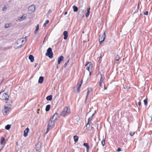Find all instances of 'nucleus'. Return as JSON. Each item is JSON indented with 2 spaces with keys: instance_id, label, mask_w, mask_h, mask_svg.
<instances>
[{
  "instance_id": "09e8293b",
  "label": "nucleus",
  "mask_w": 152,
  "mask_h": 152,
  "mask_svg": "<svg viewBox=\"0 0 152 152\" xmlns=\"http://www.w3.org/2000/svg\"><path fill=\"white\" fill-rule=\"evenodd\" d=\"M38 64V63H36L35 64V67H36Z\"/></svg>"
},
{
  "instance_id": "8fccbe9b",
  "label": "nucleus",
  "mask_w": 152,
  "mask_h": 152,
  "mask_svg": "<svg viewBox=\"0 0 152 152\" xmlns=\"http://www.w3.org/2000/svg\"><path fill=\"white\" fill-rule=\"evenodd\" d=\"M104 90H106L107 89V87H105V86H104Z\"/></svg>"
},
{
  "instance_id": "a18cd8bd",
  "label": "nucleus",
  "mask_w": 152,
  "mask_h": 152,
  "mask_svg": "<svg viewBox=\"0 0 152 152\" xmlns=\"http://www.w3.org/2000/svg\"><path fill=\"white\" fill-rule=\"evenodd\" d=\"M86 127L87 128H89V127H90V125L89 124V123L88 124V123H87V124L86 125Z\"/></svg>"
},
{
  "instance_id": "dca6fc26",
  "label": "nucleus",
  "mask_w": 152,
  "mask_h": 152,
  "mask_svg": "<svg viewBox=\"0 0 152 152\" xmlns=\"http://www.w3.org/2000/svg\"><path fill=\"white\" fill-rule=\"evenodd\" d=\"M83 145L86 148L87 152H89V150L90 148V147L88 143H84Z\"/></svg>"
},
{
  "instance_id": "f03ea898",
  "label": "nucleus",
  "mask_w": 152,
  "mask_h": 152,
  "mask_svg": "<svg viewBox=\"0 0 152 152\" xmlns=\"http://www.w3.org/2000/svg\"><path fill=\"white\" fill-rule=\"evenodd\" d=\"M27 38V37H26L25 38V39L24 40V39L23 38H21L18 39L17 42V43L18 45L20 43H21V44L18 46V48H20L25 43L26 40V38Z\"/></svg>"
},
{
  "instance_id": "5fc2aeb1",
  "label": "nucleus",
  "mask_w": 152,
  "mask_h": 152,
  "mask_svg": "<svg viewBox=\"0 0 152 152\" xmlns=\"http://www.w3.org/2000/svg\"><path fill=\"white\" fill-rule=\"evenodd\" d=\"M16 145H18V142H17L16 143Z\"/></svg>"
},
{
  "instance_id": "4c0bfd02",
  "label": "nucleus",
  "mask_w": 152,
  "mask_h": 152,
  "mask_svg": "<svg viewBox=\"0 0 152 152\" xmlns=\"http://www.w3.org/2000/svg\"><path fill=\"white\" fill-rule=\"evenodd\" d=\"M7 9V7L5 6H4V7L2 8V10L3 11Z\"/></svg>"
},
{
  "instance_id": "ddd939ff",
  "label": "nucleus",
  "mask_w": 152,
  "mask_h": 152,
  "mask_svg": "<svg viewBox=\"0 0 152 152\" xmlns=\"http://www.w3.org/2000/svg\"><path fill=\"white\" fill-rule=\"evenodd\" d=\"M29 131V128L27 127L26 128L24 131V136L25 137H26L28 134V133Z\"/></svg>"
},
{
  "instance_id": "f3484780",
  "label": "nucleus",
  "mask_w": 152,
  "mask_h": 152,
  "mask_svg": "<svg viewBox=\"0 0 152 152\" xmlns=\"http://www.w3.org/2000/svg\"><path fill=\"white\" fill-rule=\"evenodd\" d=\"M93 67V65L92 64L90 63V64L88 66H87L86 67V69L88 70L89 72H90V69H91Z\"/></svg>"
},
{
  "instance_id": "3c124183",
  "label": "nucleus",
  "mask_w": 152,
  "mask_h": 152,
  "mask_svg": "<svg viewBox=\"0 0 152 152\" xmlns=\"http://www.w3.org/2000/svg\"><path fill=\"white\" fill-rule=\"evenodd\" d=\"M67 12H66L64 13V15H66L67 14Z\"/></svg>"
},
{
  "instance_id": "6e6d98bb",
  "label": "nucleus",
  "mask_w": 152,
  "mask_h": 152,
  "mask_svg": "<svg viewBox=\"0 0 152 152\" xmlns=\"http://www.w3.org/2000/svg\"><path fill=\"white\" fill-rule=\"evenodd\" d=\"M90 72V75L91 74V72L90 71V72Z\"/></svg>"
},
{
  "instance_id": "4be33fe9",
  "label": "nucleus",
  "mask_w": 152,
  "mask_h": 152,
  "mask_svg": "<svg viewBox=\"0 0 152 152\" xmlns=\"http://www.w3.org/2000/svg\"><path fill=\"white\" fill-rule=\"evenodd\" d=\"M29 59L30 60L31 62H33L34 60V58L32 55H30L28 57Z\"/></svg>"
},
{
  "instance_id": "13d9d810",
  "label": "nucleus",
  "mask_w": 152,
  "mask_h": 152,
  "mask_svg": "<svg viewBox=\"0 0 152 152\" xmlns=\"http://www.w3.org/2000/svg\"><path fill=\"white\" fill-rule=\"evenodd\" d=\"M57 68H58V65H57Z\"/></svg>"
},
{
  "instance_id": "de8ad7c7",
  "label": "nucleus",
  "mask_w": 152,
  "mask_h": 152,
  "mask_svg": "<svg viewBox=\"0 0 152 152\" xmlns=\"http://www.w3.org/2000/svg\"><path fill=\"white\" fill-rule=\"evenodd\" d=\"M138 104L139 106H140L141 104V102H138Z\"/></svg>"
},
{
  "instance_id": "c756f323",
  "label": "nucleus",
  "mask_w": 152,
  "mask_h": 152,
  "mask_svg": "<svg viewBox=\"0 0 152 152\" xmlns=\"http://www.w3.org/2000/svg\"><path fill=\"white\" fill-rule=\"evenodd\" d=\"M102 144L103 146H104L105 145V140L104 139H103L102 140Z\"/></svg>"
},
{
  "instance_id": "c9c22d12",
  "label": "nucleus",
  "mask_w": 152,
  "mask_h": 152,
  "mask_svg": "<svg viewBox=\"0 0 152 152\" xmlns=\"http://www.w3.org/2000/svg\"><path fill=\"white\" fill-rule=\"evenodd\" d=\"M90 63L92 64L91 62H86L85 64V66H87L89 64H90Z\"/></svg>"
},
{
  "instance_id": "e433bc0d",
  "label": "nucleus",
  "mask_w": 152,
  "mask_h": 152,
  "mask_svg": "<svg viewBox=\"0 0 152 152\" xmlns=\"http://www.w3.org/2000/svg\"><path fill=\"white\" fill-rule=\"evenodd\" d=\"M135 132H130L129 133L130 135L132 136L134 135V134Z\"/></svg>"
},
{
  "instance_id": "a19ab883",
  "label": "nucleus",
  "mask_w": 152,
  "mask_h": 152,
  "mask_svg": "<svg viewBox=\"0 0 152 152\" xmlns=\"http://www.w3.org/2000/svg\"><path fill=\"white\" fill-rule=\"evenodd\" d=\"M121 151V149L120 148H118L117 149V151L118 152L120 151Z\"/></svg>"
},
{
  "instance_id": "a211bd4d",
  "label": "nucleus",
  "mask_w": 152,
  "mask_h": 152,
  "mask_svg": "<svg viewBox=\"0 0 152 152\" xmlns=\"http://www.w3.org/2000/svg\"><path fill=\"white\" fill-rule=\"evenodd\" d=\"M44 80V77L42 76H41L39 77V79L38 80V83H42Z\"/></svg>"
},
{
  "instance_id": "603ef678",
  "label": "nucleus",
  "mask_w": 152,
  "mask_h": 152,
  "mask_svg": "<svg viewBox=\"0 0 152 152\" xmlns=\"http://www.w3.org/2000/svg\"><path fill=\"white\" fill-rule=\"evenodd\" d=\"M4 91H3V90H2L0 92V95L1 94V93L2 92H3Z\"/></svg>"
},
{
  "instance_id": "1a4fd4ad",
  "label": "nucleus",
  "mask_w": 152,
  "mask_h": 152,
  "mask_svg": "<svg viewBox=\"0 0 152 152\" xmlns=\"http://www.w3.org/2000/svg\"><path fill=\"white\" fill-rule=\"evenodd\" d=\"M60 118V116L59 114L56 113L51 118L56 121L58 118Z\"/></svg>"
},
{
  "instance_id": "2f4dec72",
  "label": "nucleus",
  "mask_w": 152,
  "mask_h": 152,
  "mask_svg": "<svg viewBox=\"0 0 152 152\" xmlns=\"http://www.w3.org/2000/svg\"><path fill=\"white\" fill-rule=\"evenodd\" d=\"M144 102L145 105H146L148 103V99L147 98L146 99H144Z\"/></svg>"
},
{
  "instance_id": "9b49d317",
  "label": "nucleus",
  "mask_w": 152,
  "mask_h": 152,
  "mask_svg": "<svg viewBox=\"0 0 152 152\" xmlns=\"http://www.w3.org/2000/svg\"><path fill=\"white\" fill-rule=\"evenodd\" d=\"M87 95L86 97V99L85 100V102H86L87 97L88 96L90 92L92 90V88H88L87 89Z\"/></svg>"
},
{
  "instance_id": "58836bf2",
  "label": "nucleus",
  "mask_w": 152,
  "mask_h": 152,
  "mask_svg": "<svg viewBox=\"0 0 152 152\" xmlns=\"http://www.w3.org/2000/svg\"><path fill=\"white\" fill-rule=\"evenodd\" d=\"M52 12V10L50 9V10H49L48 11V13H47V15H48L51 12Z\"/></svg>"
},
{
  "instance_id": "20e7f679",
  "label": "nucleus",
  "mask_w": 152,
  "mask_h": 152,
  "mask_svg": "<svg viewBox=\"0 0 152 152\" xmlns=\"http://www.w3.org/2000/svg\"><path fill=\"white\" fill-rule=\"evenodd\" d=\"M50 121L49 122V123L48 125V127L53 128L54 127L56 121L51 118H50Z\"/></svg>"
},
{
  "instance_id": "f704fd0d",
  "label": "nucleus",
  "mask_w": 152,
  "mask_h": 152,
  "mask_svg": "<svg viewBox=\"0 0 152 152\" xmlns=\"http://www.w3.org/2000/svg\"><path fill=\"white\" fill-rule=\"evenodd\" d=\"M69 59H68L67 62L64 65L65 67H66V66H67V64H68V63L69 62Z\"/></svg>"
},
{
  "instance_id": "7ed1b4c3",
  "label": "nucleus",
  "mask_w": 152,
  "mask_h": 152,
  "mask_svg": "<svg viewBox=\"0 0 152 152\" xmlns=\"http://www.w3.org/2000/svg\"><path fill=\"white\" fill-rule=\"evenodd\" d=\"M47 52L45 53V55L50 58H52L53 57V53L52 51V49L51 48H49L47 50Z\"/></svg>"
},
{
  "instance_id": "c03bdc74",
  "label": "nucleus",
  "mask_w": 152,
  "mask_h": 152,
  "mask_svg": "<svg viewBox=\"0 0 152 152\" xmlns=\"http://www.w3.org/2000/svg\"><path fill=\"white\" fill-rule=\"evenodd\" d=\"M102 82H100L99 81V86L100 87H102Z\"/></svg>"
},
{
  "instance_id": "864d4df0",
  "label": "nucleus",
  "mask_w": 152,
  "mask_h": 152,
  "mask_svg": "<svg viewBox=\"0 0 152 152\" xmlns=\"http://www.w3.org/2000/svg\"><path fill=\"white\" fill-rule=\"evenodd\" d=\"M139 4V2L138 3V4ZM139 5L138 4V6H137V9H139Z\"/></svg>"
},
{
  "instance_id": "ea45409f",
  "label": "nucleus",
  "mask_w": 152,
  "mask_h": 152,
  "mask_svg": "<svg viewBox=\"0 0 152 152\" xmlns=\"http://www.w3.org/2000/svg\"><path fill=\"white\" fill-rule=\"evenodd\" d=\"M52 128L48 127V128L47 129L46 133H48V132L49 129H51Z\"/></svg>"
},
{
  "instance_id": "72a5a7b5",
  "label": "nucleus",
  "mask_w": 152,
  "mask_h": 152,
  "mask_svg": "<svg viewBox=\"0 0 152 152\" xmlns=\"http://www.w3.org/2000/svg\"><path fill=\"white\" fill-rule=\"evenodd\" d=\"M89 14L90 12H87L85 14V16L86 17H88L89 15Z\"/></svg>"
},
{
  "instance_id": "7c9ffc66",
  "label": "nucleus",
  "mask_w": 152,
  "mask_h": 152,
  "mask_svg": "<svg viewBox=\"0 0 152 152\" xmlns=\"http://www.w3.org/2000/svg\"><path fill=\"white\" fill-rule=\"evenodd\" d=\"M49 21L48 20H46V21H45V23L44 24L43 26H45L46 25V24H47V23H49Z\"/></svg>"
},
{
  "instance_id": "4d7b16f0",
  "label": "nucleus",
  "mask_w": 152,
  "mask_h": 152,
  "mask_svg": "<svg viewBox=\"0 0 152 152\" xmlns=\"http://www.w3.org/2000/svg\"><path fill=\"white\" fill-rule=\"evenodd\" d=\"M102 58V57H101V56L100 57H99V59H100V58Z\"/></svg>"
},
{
  "instance_id": "c85d7f7f",
  "label": "nucleus",
  "mask_w": 152,
  "mask_h": 152,
  "mask_svg": "<svg viewBox=\"0 0 152 152\" xmlns=\"http://www.w3.org/2000/svg\"><path fill=\"white\" fill-rule=\"evenodd\" d=\"M5 140V139L4 137H1V145L4 142Z\"/></svg>"
},
{
  "instance_id": "a878e982",
  "label": "nucleus",
  "mask_w": 152,
  "mask_h": 152,
  "mask_svg": "<svg viewBox=\"0 0 152 152\" xmlns=\"http://www.w3.org/2000/svg\"><path fill=\"white\" fill-rule=\"evenodd\" d=\"M50 104H48L46 106L45 108V111L46 112L49 111L50 109Z\"/></svg>"
},
{
  "instance_id": "393cba45",
  "label": "nucleus",
  "mask_w": 152,
  "mask_h": 152,
  "mask_svg": "<svg viewBox=\"0 0 152 152\" xmlns=\"http://www.w3.org/2000/svg\"><path fill=\"white\" fill-rule=\"evenodd\" d=\"M73 9V11L74 12H76L78 10V8L76 6L74 5L72 7Z\"/></svg>"
},
{
  "instance_id": "423d86ee",
  "label": "nucleus",
  "mask_w": 152,
  "mask_h": 152,
  "mask_svg": "<svg viewBox=\"0 0 152 152\" xmlns=\"http://www.w3.org/2000/svg\"><path fill=\"white\" fill-rule=\"evenodd\" d=\"M4 108L2 110V112L4 115H6L7 113L9 111L10 108L9 107L4 106Z\"/></svg>"
},
{
  "instance_id": "79ce46f5",
  "label": "nucleus",
  "mask_w": 152,
  "mask_h": 152,
  "mask_svg": "<svg viewBox=\"0 0 152 152\" xmlns=\"http://www.w3.org/2000/svg\"><path fill=\"white\" fill-rule=\"evenodd\" d=\"M90 8H87V12H89L90 13Z\"/></svg>"
},
{
  "instance_id": "49530a36",
  "label": "nucleus",
  "mask_w": 152,
  "mask_h": 152,
  "mask_svg": "<svg viewBox=\"0 0 152 152\" xmlns=\"http://www.w3.org/2000/svg\"><path fill=\"white\" fill-rule=\"evenodd\" d=\"M84 10H82L81 11H80L78 13V15H80V12H82Z\"/></svg>"
},
{
  "instance_id": "b1692460",
  "label": "nucleus",
  "mask_w": 152,
  "mask_h": 152,
  "mask_svg": "<svg viewBox=\"0 0 152 152\" xmlns=\"http://www.w3.org/2000/svg\"><path fill=\"white\" fill-rule=\"evenodd\" d=\"M78 138V137L77 135H75L74 136V139L75 142H77Z\"/></svg>"
},
{
  "instance_id": "0eeeda50",
  "label": "nucleus",
  "mask_w": 152,
  "mask_h": 152,
  "mask_svg": "<svg viewBox=\"0 0 152 152\" xmlns=\"http://www.w3.org/2000/svg\"><path fill=\"white\" fill-rule=\"evenodd\" d=\"M105 38V32H104L102 36L101 35L99 36V42H100V44H101L104 40Z\"/></svg>"
},
{
  "instance_id": "4468645a",
  "label": "nucleus",
  "mask_w": 152,
  "mask_h": 152,
  "mask_svg": "<svg viewBox=\"0 0 152 152\" xmlns=\"http://www.w3.org/2000/svg\"><path fill=\"white\" fill-rule=\"evenodd\" d=\"M27 14H23L22 16H21L20 18L19 19V20L20 21H23V20L26 17Z\"/></svg>"
},
{
  "instance_id": "2eb2a0df",
  "label": "nucleus",
  "mask_w": 152,
  "mask_h": 152,
  "mask_svg": "<svg viewBox=\"0 0 152 152\" xmlns=\"http://www.w3.org/2000/svg\"><path fill=\"white\" fill-rule=\"evenodd\" d=\"M63 35H64V39H66L68 36V32L67 31H64L63 32Z\"/></svg>"
},
{
  "instance_id": "aec40b11",
  "label": "nucleus",
  "mask_w": 152,
  "mask_h": 152,
  "mask_svg": "<svg viewBox=\"0 0 152 152\" xmlns=\"http://www.w3.org/2000/svg\"><path fill=\"white\" fill-rule=\"evenodd\" d=\"M99 73L101 75V78L100 81V82H103L105 79V77L104 75H102L100 73V72H99Z\"/></svg>"
},
{
  "instance_id": "f8f14e48",
  "label": "nucleus",
  "mask_w": 152,
  "mask_h": 152,
  "mask_svg": "<svg viewBox=\"0 0 152 152\" xmlns=\"http://www.w3.org/2000/svg\"><path fill=\"white\" fill-rule=\"evenodd\" d=\"M64 58L62 56H60L58 58V64H60L61 62L63 61Z\"/></svg>"
},
{
  "instance_id": "cd10ccee",
  "label": "nucleus",
  "mask_w": 152,
  "mask_h": 152,
  "mask_svg": "<svg viewBox=\"0 0 152 152\" xmlns=\"http://www.w3.org/2000/svg\"><path fill=\"white\" fill-rule=\"evenodd\" d=\"M11 125L8 124L5 126V129L7 130H9L11 127Z\"/></svg>"
},
{
  "instance_id": "39448f33",
  "label": "nucleus",
  "mask_w": 152,
  "mask_h": 152,
  "mask_svg": "<svg viewBox=\"0 0 152 152\" xmlns=\"http://www.w3.org/2000/svg\"><path fill=\"white\" fill-rule=\"evenodd\" d=\"M35 10V6L34 5H32L28 9V11L29 14L33 13Z\"/></svg>"
},
{
  "instance_id": "6ab92c4d",
  "label": "nucleus",
  "mask_w": 152,
  "mask_h": 152,
  "mask_svg": "<svg viewBox=\"0 0 152 152\" xmlns=\"http://www.w3.org/2000/svg\"><path fill=\"white\" fill-rule=\"evenodd\" d=\"M120 58L119 56L117 55L115 57V62L116 63H118L119 62L118 61L119 60Z\"/></svg>"
},
{
  "instance_id": "bb28decb",
  "label": "nucleus",
  "mask_w": 152,
  "mask_h": 152,
  "mask_svg": "<svg viewBox=\"0 0 152 152\" xmlns=\"http://www.w3.org/2000/svg\"><path fill=\"white\" fill-rule=\"evenodd\" d=\"M39 29V25L38 24L36 27V29L34 31V34H36Z\"/></svg>"
},
{
  "instance_id": "412c9836",
  "label": "nucleus",
  "mask_w": 152,
  "mask_h": 152,
  "mask_svg": "<svg viewBox=\"0 0 152 152\" xmlns=\"http://www.w3.org/2000/svg\"><path fill=\"white\" fill-rule=\"evenodd\" d=\"M95 113V112L92 115L88 118V124L89 123V122H90L91 121Z\"/></svg>"
},
{
  "instance_id": "37998d69",
  "label": "nucleus",
  "mask_w": 152,
  "mask_h": 152,
  "mask_svg": "<svg viewBox=\"0 0 152 152\" xmlns=\"http://www.w3.org/2000/svg\"><path fill=\"white\" fill-rule=\"evenodd\" d=\"M148 11H147L144 13V15H148Z\"/></svg>"
},
{
  "instance_id": "9d476101",
  "label": "nucleus",
  "mask_w": 152,
  "mask_h": 152,
  "mask_svg": "<svg viewBox=\"0 0 152 152\" xmlns=\"http://www.w3.org/2000/svg\"><path fill=\"white\" fill-rule=\"evenodd\" d=\"M2 97L3 99L8 100L9 99V96L7 94L4 93L2 96Z\"/></svg>"
},
{
  "instance_id": "f257e3e1",
  "label": "nucleus",
  "mask_w": 152,
  "mask_h": 152,
  "mask_svg": "<svg viewBox=\"0 0 152 152\" xmlns=\"http://www.w3.org/2000/svg\"><path fill=\"white\" fill-rule=\"evenodd\" d=\"M70 112V110L69 108L66 107H65L64 110L60 113V115L62 117H65L67 116Z\"/></svg>"
},
{
  "instance_id": "473e14b6",
  "label": "nucleus",
  "mask_w": 152,
  "mask_h": 152,
  "mask_svg": "<svg viewBox=\"0 0 152 152\" xmlns=\"http://www.w3.org/2000/svg\"><path fill=\"white\" fill-rule=\"evenodd\" d=\"M10 24H6L5 25L4 27L5 28H7L9 27L10 25Z\"/></svg>"
},
{
  "instance_id": "5701e85b",
  "label": "nucleus",
  "mask_w": 152,
  "mask_h": 152,
  "mask_svg": "<svg viewBox=\"0 0 152 152\" xmlns=\"http://www.w3.org/2000/svg\"><path fill=\"white\" fill-rule=\"evenodd\" d=\"M52 95H49L47 96L46 99L47 101H51L52 100Z\"/></svg>"
},
{
  "instance_id": "6e6552de",
  "label": "nucleus",
  "mask_w": 152,
  "mask_h": 152,
  "mask_svg": "<svg viewBox=\"0 0 152 152\" xmlns=\"http://www.w3.org/2000/svg\"><path fill=\"white\" fill-rule=\"evenodd\" d=\"M83 80H81L80 83H78L77 85V93H78L80 91V86L82 85L83 83Z\"/></svg>"
}]
</instances>
